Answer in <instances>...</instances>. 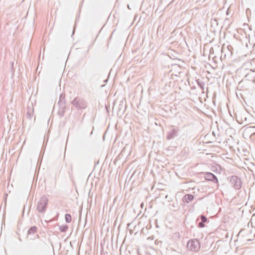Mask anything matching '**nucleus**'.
Instances as JSON below:
<instances>
[{
    "label": "nucleus",
    "mask_w": 255,
    "mask_h": 255,
    "mask_svg": "<svg viewBox=\"0 0 255 255\" xmlns=\"http://www.w3.org/2000/svg\"><path fill=\"white\" fill-rule=\"evenodd\" d=\"M188 248L194 252H197L200 249V244L198 240L194 239L189 241L187 243Z\"/></svg>",
    "instance_id": "1"
},
{
    "label": "nucleus",
    "mask_w": 255,
    "mask_h": 255,
    "mask_svg": "<svg viewBox=\"0 0 255 255\" xmlns=\"http://www.w3.org/2000/svg\"><path fill=\"white\" fill-rule=\"evenodd\" d=\"M205 178L207 180H213V179H216L217 182H218V179L216 177L211 173H206L205 175Z\"/></svg>",
    "instance_id": "2"
},
{
    "label": "nucleus",
    "mask_w": 255,
    "mask_h": 255,
    "mask_svg": "<svg viewBox=\"0 0 255 255\" xmlns=\"http://www.w3.org/2000/svg\"><path fill=\"white\" fill-rule=\"evenodd\" d=\"M232 180L233 181L236 182L237 184H235L234 186H235L236 188L239 189L241 187V182L239 179H238L237 177H234L232 178Z\"/></svg>",
    "instance_id": "3"
},
{
    "label": "nucleus",
    "mask_w": 255,
    "mask_h": 255,
    "mask_svg": "<svg viewBox=\"0 0 255 255\" xmlns=\"http://www.w3.org/2000/svg\"><path fill=\"white\" fill-rule=\"evenodd\" d=\"M197 83L198 84V86L200 88V89L202 90V93H204V86H205V83L202 81H200L199 79L197 80Z\"/></svg>",
    "instance_id": "4"
},
{
    "label": "nucleus",
    "mask_w": 255,
    "mask_h": 255,
    "mask_svg": "<svg viewBox=\"0 0 255 255\" xmlns=\"http://www.w3.org/2000/svg\"><path fill=\"white\" fill-rule=\"evenodd\" d=\"M194 198V197L192 195L187 194L185 195L184 197V201L186 203H189Z\"/></svg>",
    "instance_id": "5"
},
{
    "label": "nucleus",
    "mask_w": 255,
    "mask_h": 255,
    "mask_svg": "<svg viewBox=\"0 0 255 255\" xmlns=\"http://www.w3.org/2000/svg\"><path fill=\"white\" fill-rule=\"evenodd\" d=\"M45 206L46 204L44 202H43V203H39L38 205V209L39 211H42L44 209Z\"/></svg>",
    "instance_id": "6"
},
{
    "label": "nucleus",
    "mask_w": 255,
    "mask_h": 255,
    "mask_svg": "<svg viewBox=\"0 0 255 255\" xmlns=\"http://www.w3.org/2000/svg\"><path fill=\"white\" fill-rule=\"evenodd\" d=\"M65 220L66 222L70 223L71 221V216L70 214H67L65 215Z\"/></svg>",
    "instance_id": "7"
},
{
    "label": "nucleus",
    "mask_w": 255,
    "mask_h": 255,
    "mask_svg": "<svg viewBox=\"0 0 255 255\" xmlns=\"http://www.w3.org/2000/svg\"><path fill=\"white\" fill-rule=\"evenodd\" d=\"M36 232V228L35 227H31L28 231V234H34Z\"/></svg>",
    "instance_id": "8"
},
{
    "label": "nucleus",
    "mask_w": 255,
    "mask_h": 255,
    "mask_svg": "<svg viewBox=\"0 0 255 255\" xmlns=\"http://www.w3.org/2000/svg\"><path fill=\"white\" fill-rule=\"evenodd\" d=\"M227 48H228V50L229 51L230 55H231L232 54V53H233V52H232V50H233V47L231 45H228V47H227Z\"/></svg>",
    "instance_id": "9"
},
{
    "label": "nucleus",
    "mask_w": 255,
    "mask_h": 255,
    "mask_svg": "<svg viewBox=\"0 0 255 255\" xmlns=\"http://www.w3.org/2000/svg\"><path fill=\"white\" fill-rule=\"evenodd\" d=\"M141 90V92H142V87L141 85L139 84L136 86V90Z\"/></svg>",
    "instance_id": "10"
},
{
    "label": "nucleus",
    "mask_w": 255,
    "mask_h": 255,
    "mask_svg": "<svg viewBox=\"0 0 255 255\" xmlns=\"http://www.w3.org/2000/svg\"><path fill=\"white\" fill-rule=\"evenodd\" d=\"M201 219L202 222H206L207 221V218L204 216H201Z\"/></svg>",
    "instance_id": "11"
},
{
    "label": "nucleus",
    "mask_w": 255,
    "mask_h": 255,
    "mask_svg": "<svg viewBox=\"0 0 255 255\" xmlns=\"http://www.w3.org/2000/svg\"><path fill=\"white\" fill-rule=\"evenodd\" d=\"M111 72H112V69H111L110 70V72H109V75H108V78H109L110 75V74H111ZM108 80V79H107L105 80L104 81V82H105V83L107 82Z\"/></svg>",
    "instance_id": "12"
},
{
    "label": "nucleus",
    "mask_w": 255,
    "mask_h": 255,
    "mask_svg": "<svg viewBox=\"0 0 255 255\" xmlns=\"http://www.w3.org/2000/svg\"><path fill=\"white\" fill-rule=\"evenodd\" d=\"M204 223V222H201V223H199V226L200 227H201V228H203V227H204L205 225H204V223Z\"/></svg>",
    "instance_id": "13"
},
{
    "label": "nucleus",
    "mask_w": 255,
    "mask_h": 255,
    "mask_svg": "<svg viewBox=\"0 0 255 255\" xmlns=\"http://www.w3.org/2000/svg\"><path fill=\"white\" fill-rule=\"evenodd\" d=\"M67 227H64L63 228H62V229H61V231H65L67 229Z\"/></svg>",
    "instance_id": "14"
},
{
    "label": "nucleus",
    "mask_w": 255,
    "mask_h": 255,
    "mask_svg": "<svg viewBox=\"0 0 255 255\" xmlns=\"http://www.w3.org/2000/svg\"><path fill=\"white\" fill-rule=\"evenodd\" d=\"M59 96H65V95H63V93H60Z\"/></svg>",
    "instance_id": "15"
},
{
    "label": "nucleus",
    "mask_w": 255,
    "mask_h": 255,
    "mask_svg": "<svg viewBox=\"0 0 255 255\" xmlns=\"http://www.w3.org/2000/svg\"><path fill=\"white\" fill-rule=\"evenodd\" d=\"M111 38H112V34H111V35H110L109 40H110Z\"/></svg>",
    "instance_id": "16"
},
{
    "label": "nucleus",
    "mask_w": 255,
    "mask_h": 255,
    "mask_svg": "<svg viewBox=\"0 0 255 255\" xmlns=\"http://www.w3.org/2000/svg\"><path fill=\"white\" fill-rule=\"evenodd\" d=\"M111 15V13H110V15H109V17H108V19H109L110 16Z\"/></svg>",
    "instance_id": "17"
},
{
    "label": "nucleus",
    "mask_w": 255,
    "mask_h": 255,
    "mask_svg": "<svg viewBox=\"0 0 255 255\" xmlns=\"http://www.w3.org/2000/svg\"><path fill=\"white\" fill-rule=\"evenodd\" d=\"M116 95H117V93H115V94L113 96H116Z\"/></svg>",
    "instance_id": "18"
},
{
    "label": "nucleus",
    "mask_w": 255,
    "mask_h": 255,
    "mask_svg": "<svg viewBox=\"0 0 255 255\" xmlns=\"http://www.w3.org/2000/svg\"><path fill=\"white\" fill-rule=\"evenodd\" d=\"M109 44V41L108 42V44H107V46H108Z\"/></svg>",
    "instance_id": "19"
}]
</instances>
